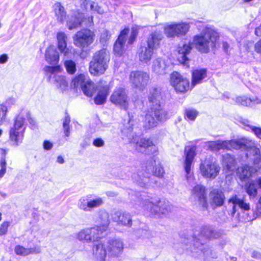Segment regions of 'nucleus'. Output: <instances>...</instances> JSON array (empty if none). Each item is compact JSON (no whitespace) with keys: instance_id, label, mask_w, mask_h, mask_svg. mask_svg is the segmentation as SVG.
I'll use <instances>...</instances> for the list:
<instances>
[{"instance_id":"obj_1","label":"nucleus","mask_w":261,"mask_h":261,"mask_svg":"<svg viewBox=\"0 0 261 261\" xmlns=\"http://www.w3.org/2000/svg\"><path fill=\"white\" fill-rule=\"evenodd\" d=\"M164 93L159 87L150 89L148 96V109L146 112L144 127L146 129L156 126L159 122H164L169 118V114L161 104Z\"/></svg>"},{"instance_id":"obj_2","label":"nucleus","mask_w":261,"mask_h":261,"mask_svg":"<svg viewBox=\"0 0 261 261\" xmlns=\"http://www.w3.org/2000/svg\"><path fill=\"white\" fill-rule=\"evenodd\" d=\"M220 236L221 233L215 230L212 226H203L200 228L199 231L194 232L191 238L187 239L190 242H184L187 246L185 249L196 253H199L200 251L205 254L208 250H205L202 241L203 239H217Z\"/></svg>"},{"instance_id":"obj_3","label":"nucleus","mask_w":261,"mask_h":261,"mask_svg":"<svg viewBox=\"0 0 261 261\" xmlns=\"http://www.w3.org/2000/svg\"><path fill=\"white\" fill-rule=\"evenodd\" d=\"M27 119L32 127L35 126V121L31 116L30 112L25 109H22L16 117L14 126L10 130V138L11 141L14 142L16 145L22 142L23 139V133L25 127L24 122Z\"/></svg>"},{"instance_id":"obj_4","label":"nucleus","mask_w":261,"mask_h":261,"mask_svg":"<svg viewBox=\"0 0 261 261\" xmlns=\"http://www.w3.org/2000/svg\"><path fill=\"white\" fill-rule=\"evenodd\" d=\"M164 173V169L160 161L154 159L151 165L146 167L145 169H142L137 173H134L132 179L140 187H146L148 185L149 178L151 174L158 177H162Z\"/></svg>"},{"instance_id":"obj_5","label":"nucleus","mask_w":261,"mask_h":261,"mask_svg":"<svg viewBox=\"0 0 261 261\" xmlns=\"http://www.w3.org/2000/svg\"><path fill=\"white\" fill-rule=\"evenodd\" d=\"M218 36L213 30L206 28L199 34L194 37L193 44L201 53H207L215 45Z\"/></svg>"},{"instance_id":"obj_6","label":"nucleus","mask_w":261,"mask_h":261,"mask_svg":"<svg viewBox=\"0 0 261 261\" xmlns=\"http://www.w3.org/2000/svg\"><path fill=\"white\" fill-rule=\"evenodd\" d=\"M141 208L149 212L152 214H167L173 208L168 201H161L158 199L145 196L138 201Z\"/></svg>"},{"instance_id":"obj_7","label":"nucleus","mask_w":261,"mask_h":261,"mask_svg":"<svg viewBox=\"0 0 261 261\" xmlns=\"http://www.w3.org/2000/svg\"><path fill=\"white\" fill-rule=\"evenodd\" d=\"M110 59L109 52L106 49L96 52L93 60L90 62L89 71L91 74L98 75L103 73L108 68Z\"/></svg>"},{"instance_id":"obj_8","label":"nucleus","mask_w":261,"mask_h":261,"mask_svg":"<svg viewBox=\"0 0 261 261\" xmlns=\"http://www.w3.org/2000/svg\"><path fill=\"white\" fill-rule=\"evenodd\" d=\"M44 71L48 78L56 88L63 92L68 89V82L65 76L59 74L61 68L59 66H46L44 68Z\"/></svg>"},{"instance_id":"obj_9","label":"nucleus","mask_w":261,"mask_h":261,"mask_svg":"<svg viewBox=\"0 0 261 261\" xmlns=\"http://www.w3.org/2000/svg\"><path fill=\"white\" fill-rule=\"evenodd\" d=\"M200 172L202 176L205 178L213 179L219 173L220 167L215 160L210 156L202 161L200 165Z\"/></svg>"},{"instance_id":"obj_10","label":"nucleus","mask_w":261,"mask_h":261,"mask_svg":"<svg viewBox=\"0 0 261 261\" xmlns=\"http://www.w3.org/2000/svg\"><path fill=\"white\" fill-rule=\"evenodd\" d=\"M95 34L89 29H83L76 32L73 37L74 45L82 49L90 46L94 41Z\"/></svg>"},{"instance_id":"obj_11","label":"nucleus","mask_w":261,"mask_h":261,"mask_svg":"<svg viewBox=\"0 0 261 261\" xmlns=\"http://www.w3.org/2000/svg\"><path fill=\"white\" fill-rule=\"evenodd\" d=\"M86 89L91 92L90 95H86L87 96L91 97L95 92L98 90V93L95 97L94 101L97 105H101L105 102L107 95L109 93V87L105 84L103 85L102 83H99L98 85L95 86L94 83L90 79L89 84H85Z\"/></svg>"},{"instance_id":"obj_12","label":"nucleus","mask_w":261,"mask_h":261,"mask_svg":"<svg viewBox=\"0 0 261 261\" xmlns=\"http://www.w3.org/2000/svg\"><path fill=\"white\" fill-rule=\"evenodd\" d=\"M186 159L184 162V169L186 172V177L188 184L191 187L195 186V177L191 172V165L195 155V149L193 148H185Z\"/></svg>"},{"instance_id":"obj_13","label":"nucleus","mask_w":261,"mask_h":261,"mask_svg":"<svg viewBox=\"0 0 261 261\" xmlns=\"http://www.w3.org/2000/svg\"><path fill=\"white\" fill-rule=\"evenodd\" d=\"M243 141L237 140L207 141L205 143V146L212 151H219L221 149H236L240 147V144L244 143Z\"/></svg>"},{"instance_id":"obj_14","label":"nucleus","mask_w":261,"mask_h":261,"mask_svg":"<svg viewBox=\"0 0 261 261\" xmlns=\"http://www.w3.org/2000/svg\"><path fill=\"white\" fill-rule=\"evenodd\" d=\"M189 29V24L186 22L172 23L164 27V32L168 37L173 38L186 35Z\"/></svg>"},{"instance_id":"obj_15","label":"nucleus","mask_w":261,"mask_h":261,"mask_svg":"<svg viewBox=\"0 0 261 261\" xmlns=\"http://www.w3.org/2000/svg\"><path fill=\"white\" fill-rule=\"evenodd\" d=\"M149 80V74L142 71H132L129 75L130 83L133 86L139 90H143L148 85Z\"/></svg>"},{"instance_id":"obj_16","label":"nucleus","mask_w":261,"mask_h":261,"mask_svg":"<svg viewBox=\"0 0 261 261\" xmlns=\"http://www.w3.org/2000/svg\"><path fill=\"white\" fill-rule=\"evenodd\" d=\"M191 199L195 204H198L204 210L207 207L206 195L205 187L197 184L191 190Z\"/></svg>"},{"instance_id":"obj_17","label":"nucleus","mask_w":261,"mask_h":261,"mask_svg":"<svg viewBox=\"0 0 261 261\" xmlns=\"http://www.w3.org/2000/svg\"><path fill=\"white\" fill-rule=\"evenodd\" d=\"M92 23V17L85 18L83 14L77 12H75L73 15L67 20V25L70 30L83 25L90 27Z\"/></svg>"},{"instance_id":"obj_18","label":"nucleus","mask_w":261,"mask_h":261,"mask_svg":"<svg viewBox=\"0 0 261 261\" xmlns=\"http://www.w3.org/2000/svg\"><path fill=\"white\" fill-rule=\"evenodd\" d=\"M237 141H243L244 143L240 144V147L236 149L246 148L249 149V151L254 156V163L255 164H260L261 166V147L259 145H255L254 142L247 138H242Z\"/></svg>"},{"instance_id":"obj_19","label":"nucleus","mask_w":261,"mask_h":261,"mask_svg":"<svg viewBox=\"0 0 261 261\" xmlns=\"http://www.w3.org/2000/svg\"><path fill=\"white\" fill-rule=\"evenodd\" d=\"M228 205L232 208L229 213L232 217L234 216L237 207L240 208L244 213L248 212L250 209L249 203L246 201L244 198H241L237 194L232 195L228 199Z\"/></svg>"},{"instance_id":"obj_20","label":"nucleus","mask_w":261,"mask_h":261,"mask_svg":"<svg viewBox=\"0 0 261 261\" xmlns=\"http://www.w3.org/2000/svg\"><path fill=\"white\" fill-rule=\"evenodd\" d=\"M103 203L102 199L100 197L91 198L89 196L81 197L79 200L78 207L85 212H90L93 208L101 206Z\"/></svg>"},{"instance_id":"obj_21","label":"nucleus","mask_w":261,"mask_h":261,"mask_svg":"<svg viewBox=\"0 0 261 261\" xmlns=\"http://www.w3.org/2000/svg\"><path fill=\"white\" fill-rule=\"evenodd\" d=\"M171 84L176 91L184 93L189 89V81L177 72H173L171 75Z\"/></svg>"},{"instance_id":"obj_22","label":"nucleus","mask_w":261,"mask_h":261,"mask_svg":"<svg viewBox=\"0 0 261 261\" xmlns=\"http://www.w3.org/2000/svg\"><path fill=\"white\" fill-rule=\"evenodd\" d=\"M111 101L121 109L127 110L128 107L127 96L125 89L122 88L116 89L110 97Z\"/></svg>"},{"instance_id":"obj_23","label":"nucleus","mask_w":261,"mask_h":261,"mask_svg":"<svg viewBox=\"0 0 261 261\" xmlns=\"http://www.w3.org/2000/svg\"><path fill=\"white\" fill-rule=\"evenodd\" d=\"M136 149L140 152L153 154L157 151L156 146L149 139L141 138L136 143Z\"/></svg>"},{"instance_id":"obj_24","label":"nucleus","mask_w":261,"mask_h":261,"mask_svg":"<svg viewBox=\"0 0 261 261\" xmlns=\"http://www.w3.org/2000/svg\"><path fill=\"white\" fill-rule=\"evenodd\" d=\"M113 221L117 224L130 227L132 225V218L130 214L126 212L118 211L112 215Z\"/></svg>"},{"instance_id":"obj_25","label":"nucleus","mask_w":261,"mask_h":261,"mask_svg":"<svg viewBox=\"0 0 261 261\" xmlns=\"http://www.w3.org/2000/svg\"><path fill=\"white\" fill-rule=\"evenodd\" d=\"M128 33V28L123 29L121 32L118 39L116 41L114 45V51L115 54L117 56H121L124 53L126 37Z\"/></svg>"},{"instance_id":"obj_26","label":"nucleus","mask_w":261,"mask_h":261,"mask_svg":"<svg viewBox=\"0 0 261 261\" xmlns=\"http://www.w3.org/2000/svg\"><path fill=\"white\" fill-rule=\"evenodd\" d=\"M90 78L85 74H80L73 78L71 82V86L74 88L81 89L85 95H90L91 92L87 90L85 84H89Z\"/></svg>"},{"instance_id":"obj_27","label":"nucleus","mask_w":261,"mask_h":261,"mask_svg":"<svg viewBox=\"0 0 261 261\" xmlns=\"http://www.w3.org/2000/svg\"><path fill=\"white\" fill-rule=\"evenodd\" d=\"M168 65L167 61L162 58L158 57L153 60L151 64L152 72L157 75H164L167 72Z\"/></svg>"},{"instance_id":"obj_28","label":"nucleus","mask_w":261,"mask_h":261,"mask_svg":"<svg viewBox=\"0 0 261 261\" xmlns=\"http://www.w3.org/2000/svg\"><path fill=\"white\" fill-rule=\"evenodd\" d=\"M108 254L111 256H118L123 249V243L120 239L109 240L106 244Z\"/></svg>"},{"instance_id":"obj_29","label":"nucleus","mask_w":261,"mask_h":261,"mask_svg":"<svg viewBox=\"0 0 261 261\" xmlns=\"http://www.w3.org/2000/svg\"><path fill=\"white\" fill-rule=\"evenodd\" d=\"M222 165L223 170L228 174H231L237 169L236 161L234 157L226 153L222 156Z\"/></svg>"},{"instance_id":"obj_30","label":"nucleus","mask_w":261,"mask_h":261,"mask_svg":"<svg viewBox=\"0 0 261 261\" xmlns=\"http://www.w3.org/2000/svg\"><path fill=\"white\" fill-rule=\"evenodd\" d=\"M106 244L99 243L94 244L92 248L93 260L94 261H105L107 256Z\"/></svg>"},{"instance_id":"obj_31","label":"nucleus","mask_w":261,"mask_h":261,"mask_svg":"<svg viewBox=\"0 0 261 261\" xmlns=\"http://www.w3.org/2000/svg\"><path fill=\"white\" fill-rule=\"evenodd\" d=\"M163 38V35L161 31H155L148 37L147 46L155 50L160 47V42Z\"/></svg>"},{"instance_id":"obj_32","label":"nucleus","mask_w":261,"mask_h":261,"mask_svg":"<svg viewBox=\"0 0 261 261\" xmlns=\"http://www.w3.org/2000/svg\"><path fill=\"white\" fill-rule=\"evenodd\" d=\"M210 200L212 206H221L224 202L225 196L222 191L218 189H214L210 194Z\"/></svg>"},{"instance_id":"obj_33","label":"nucleus","mask_w":261,"mask_h":261,"mask_svg":"<svg viewBox=\"0 0 261 261\" xmlns=\"http://www.w3.org/2000/svg\"><path fill=\"white\" fill-rule=\"evenodd\" d=\"M45 60L50 64L56 65L59 60V54L53 45L49 46L45 51Z\"/></svg>"},{"instance_id":"obj_34","label":"nucleus","mask_w":261,"mask_h":261,"mask_svg":"<svg viewBox=\"0 0 261 261\" xmlns=\"http://www.w3.org/2000/svg\"><path fill=\"white\" fill-rule=\"evenodd\" d=\"M80 3L81 7L87 10L96 12L99 14H102L105 12L104 10L94 2L87 0H80Z\"/></svg>"},{"instance_id":"obj_35","label":"nucleus","mask_w":261,"mask_h":261,"mask_svg":"<svg viewBox=\"0 0 261 261\" xmlns=\"http://www.w3.org/2000/svg\"><path fill=\"white\" fill-rule=\"evenodd\" d=\"M154 54V50L147 46L141 47L138 51L139 60L144 63L150 62Z\"/></svg>"},{"instance_id":"obj_36","label":"nucleus","mask_w":261,"mask_h":261,"mask_svg":"<svg viewBox=\"0 0 261 261\" xmlns=\"http://www.w3.org/2000/svg\"><path fill=\"white\" fill-rule=\"evenodd\" d=\"M97 221L99 224V225H97L96 226L99 227V229L102 232L106 231L110 223L108 213L105 211H100L99 212Z\"/></svg>"},{"instance_id":"obj_37","label":"nucleus","mask_w":261,"mask_h":261,"mask_svg":"<svg viewBox=\"0 0 261 261\" xmlns=\"http://www.w3.org/2000/svg\"><path fill=\"white\" fill-rule=\"evenodd\" d=\"M206 75V70L205 69L193 70L192 72V86H195L197 84L202 83Z\"/></svg>"},{"instance_id":"obj_38","label":"nucleus","mask_w":261,"mask_h":261,"mask_svg":"<svg viewBox=\"0 0 261 261\" xmlns=\"http://www.w3.org/2000/svg\"><path fill=\"white\" fill-rule=\"evenodd\" d=\"M256 171L255 168L246 165L238 168L240 178L242 180L253 176Z\"/></svg>"},{"instance_id":"obj_39","label":"nucleus","mask_w":261,"mask_h":261,"mask_svg":"<svg viewBox=\"0 0 261 261\" xmlns=\"http://www.w3.org/2000/svg\"><path fill=\"white\" fill-rule=\"evenodd\" d=\"M53 9L58 21L63 23L66 19V12L64 7L60 3L57 2L53 6Z\"/></svg>"},{"instance_id":"obj_40","label":"nucleus","mask_w":261,"mask_h":261,"mask_svg":"<svg viewBox=\"0 0 261 261\" xmlns=\"http://www.w3.org/2000/svg\"><path fill=\"white\" fill-rule=\"evenodd\" d=\"M88 242H95L97 241L99 239L102 237L103 232L99 229V227L94 226L93 227L87 228Z\"/></svg>"},{"instance_id":"obj_41","label":"nucleus","mask_w":261,"mask_h":261,"mask_svg":"<svg viewBox=\"0 0 261 261\" xmlns=\"http://www.w3.org/2000/svg\"><path fill=\"white\" fill-rule=\"evenodd\" d=\"M236 102L242 106L252 107L253 105L260 103L261 100L256 97L248 98L245 96H239L237 97Z\"/></svg>"},{"instance_id":"obj_42","label":"nucleus","mask_w":261,"mask_h":261,"mask_svg":"<svg viewBox=\"0 0 261 261\" xmlns=\"http://www.w3.org/2000/svg\"><path fill=\"white\" fill-rule=\"evenodd\" d=\"M192 47L190 44H184L181 47L178 48V60L180 62L183 64H186L188 58L187 55L190 52Z\"/></svg>"},{"instance_id":"obj_43","label":"nucleus","mask_w":261,"mask_h":261,"mask_svg":"<svg viewBox=\"0 0 261 261\" xmlns=\"http://www.w3.org/2000/svg\"><path fill=\"white\" fill-rule=\"evenodd\" d=\"M7 151L3 148H0V154L1 158L0 159V178L4 177L6 173L7 163L6 160V155Z\"/></svg>"},{"instance_id":"obj_44","label":"nucleus","mask_w":261,"mask_h":261,"mask_svg":"<svg viewBox=\"0 0 261 261\" xmlns=\"http://www.w3.org/2000/svg\"><path fill=\"white\" fill-rule=\"evenodd\" d=\"M246 192L250 197L254 198L257 194V189L254 181L246 182L244 186Z\"/></svg>"},{"instance_id":"obj_45","label":"nucleus","mask_w":261,"mask_h":261,"mask_svg":"<svg viewBox=\"0 0 261 261\" xmlns=\"http://www.w3.org/2000/svg\"><path fill=\"white\" fill-rule=\"evenodd\" d=\"M58 48L60 51L67 47V36L64 32H59L57 36Z\"/></svg>"},{"instance_id":"obj_46","label":"nucleus","mask_w":261,"mask_h":261,"mask_svg":"<svg viewBox=\"0 0 261 261\" xmlns=\"http://www.w3.org/2000/svg\"><path fill=\"white\" fill-rule=\"evenodd\" d=\"M241 122L245 126L250 128L258 138L261 139V128L250 125L249 121L247 119H243Z\"/></svg>"},{"instance_id":"obj_47","label":"nucleus","mask_w":261,"mask_h":261,"mask_svg":"<svg viewBox=\"0 0 261 261\" xmlns=\"http://www.w3.org/2000/svg\"><path fill=\"white\" fill-rule=\"evenodd\" d=\"M64 66L67 72L70 74H74L76 71V63L71 60L65 61Z\"/></svg>"},{"instance_id":"obj_48","label":"nucleus","mask_w":261,"mask_h":261,"mask_svg":"<svg viewBox=\"0 0 261 261\" xmlns=\"http://www.w3.org/2000/svg\"><path fill=\"white\" fill-rule=\"evenodd\" d=\"M122 133L127 137L128 139V141L130 142L132 141L134 138V133L133 132V127L131 126L127 127H124L121 130Z\"/></svg>"},{"instance_id":"obj_49","label":"nucleus","mask_w":261,"mask_h":261,"mask_svg":"<svg viewBox=\"0 0 261 261\" xmlns=\"http://www.w3.org/2000/svg\"><path fill=\"white\" fill-rule=\"evenodd\" d=\"M15 252L17 255L25 256L31 254V250L29 248H25L23 246L18 245L15 248Z\"/></svg>"},{"instance_id":"obj_50","label":"nucleus","mask_w":261,"mask_h":261,"mask_svg":"<svg viewBox=\"0 0 261 261\" xmlns=\"http://www.w3.org/2000/svg\"><path fill=\"white\" fill-rule=\"evenodd\" d=\"M88 236L87 228H86L80 230L76 234V238L80 241L89 243L88 239H89V238L88 237Z\"/></svg>"},{"instance_id":"obj_51","label":"nucleus","mask_w":261,"mask_h":261,"mask_svg":"<svg viewBox=\"0 0 261 261\" xmlns=\"http://www.w3.org/2000/svg\"><path fill=\"white\" fill-rule=\"evenodd\" d=\"M139 29L138 26H135L132 28L131 33L127 42L128 44H132L135 42L138 34Z\"/></svg>"},{"instance_id":"obj_52","label":"nucleus","mask_w":261,"mask_h":261,"mask_svg":"<svg viewBox=\"0 0 261 261\" xmlns=\"http://www.w3.org/2000/svg\"><path fill=\"white\" fill-rule=\"evenodd\" d=\"M70 122V118L69 116H66L64 120L63 127L65 136L69 137L70 135V127L69 123Z\"/></svg>"},{"instance_id":"obj_53","label":"nucleus","mask_w":261,"mask_h":261,"mask_svg":"<svg viewBox=\"0 0 261 261\" xmlns=\"http://www.w3.org/2000/svg\"><path fill=\"white\" fill-rule=\"evenodd\" d=\"M75 49L72 47H66L61 50L60 52L63 54L65 58L67 59H71L73 58Z\"/></svg>"},{"instance_id":"obj_54","label":"nucleus","mask_w":261,"mask_h":261,"mask_svg":"<svg viewBox=\"0 0 261 261\" xmlns=\"http://www.w3.org/2000/svg\"><path fill=\"white\" fill-rule=\"evenodd\" d=\"M8 109L6 106L0 105V125L5 121Z\"/></svg>"},{"instance_id":"obj_55","label":"nucleus","mask_w":261,"mask_h":261,"mask_svg":"<svg viewBox=\"0 0 261 261\" xmlns=\"http://www.w3.org/2000/svg\"><path fill=\"white\" fill-rule=\"evenodd\" d=\"M111 37V34L110 32L107 30H103L101 33L100 41L103 44L106 43Z\"/></svg>"},{"instance_id":"obj_56","label":"nucleus","mask_w":261,"mask_h":261,"mask_svg":"<svg viewBox=\"0 0 261 261\" xmlns=\"http://www.w3.org/2000/svg\"><path fill=\"white\" fill-rule=\"evenodd\" d=\"M187 118L191 120H194L197 116V112L194 109H187L186 110Z\"/></svg>"},{"instance_id":"obj_57","label":"nucleus","mask_w":261,"mask_h":261,"mask_svg":"<svg viewBox=\"0 0 261 261\" xmlns=\"http://www.w3.org/2000/svg\"><path fill=\"white\" fill-rule=\"evenodd\" d=\"M10 225L8 222H4L2 223L0 227V236L6 234L8 231V228Z\"/></svg>"},{"instance_id":"obj_58","label":"nucleus","mask_w":261,"mask_h":261,"mask_svg":"<svg viewBox=\"0 0 261 261\" xmlns=\"http://www.w3.org/2000/svg\"><path fill=\"white\" fill-rule=\"evenodd\" d=\"M93 144L96 147H102L105 145V142L101 138H97L94 140Z\"/></svg>"},{"instance_id":"obj_59","label":"nucleus","mask_w":261,"mask_h":261,"mask_svg":"<svg viewBox=\"0 0 261 261\" xmlns=\"http://www.w3.org/2000/svg\"><path fill=\"white\" fill-rule=\"evenodd\" d=\"M53 146V144L51 142L49 141L45 140L43 142V148L45 150H50Z\"/></svg>"},{"instance_id":"obj_60","label":"nucleus","mask_w":261,"mask_h":261,"mask_svg":"<svg viewBox=\"0 0 261 261\" xmlns=\"http://www.w3.org/2000/svg\"><path fill=\"white\" fill-rule=\"evenodd\" d=\"M256 213L257 216L261 217V196L258 200V204L256 207Z\"/></svg>"},{"instance_id":"obj_61","label":"nucleus","mask_w":261,"mask_h":261,"mask_svg":"<svg viewBox=\"0 0 261 261\" xmlns=\"http://www.w3.org/2000/svg\"><path fill=\"white\" fill-rule=\"evenodd\" d=\"M254 48L257 53H261V40L255 44Z\"/></svg>"},{"instance_id":"obj_62","label":"nucleus","mask_w":261,"mask_h":261,"mask_svg":"<svg viewBox=\"0 0 261 261\" xmlns=\"http://www.w3.org/2000/svg\"><path fill=\"white\" fill-rule=\"evenodd\" d=\"M8 56L7 55H2L0 56V63H5L8 60Z\"/></svg>"},{"instance_id":"obj_63","label":"nucleus","mask_w":261,"mask_h":261,"mask_svg":"<svg viewBox=\"0 0 261 261\" xmlns=\"http://www.w3.org/2000/svg\"><path fill=\"white\" fill-rule=\"evenodd\" d=\"M31 250V253H39L41 252V249L40 248H31L30 249Z\"/></svg>"},{"instance_id":"obj_64","label":"nucleus","mask_w":261,"mask_h":261,"mask_svg":"<svg viewBox=\"0 0 261 261\" xmlns=\"http://www.w3.org/2000/svg\"><path fill=\"white\" fill-rule=\"evenodd\" d=\"M255 34L258 36H261V24L255 29Z\"/></svg>"}]
</instances>
